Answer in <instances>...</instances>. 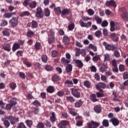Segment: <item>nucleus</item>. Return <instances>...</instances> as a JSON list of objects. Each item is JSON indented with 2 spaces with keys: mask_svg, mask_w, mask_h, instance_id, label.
Wrapping results in <instances>:
<instances>
[{
  "mask_svg": "<svg viewBox=\"0 0 128 128\" xmlns=\"http://www.w3.org/2000/svg\"><path fill=\"white\" fill-rule=\"evenodd\" d=\"M72 70V66L70 64H68L66 68V72L68 73L71 72Z\"/></svg>",
  "mask_w": 128,
  "mask_h": 128,
  "instance_id": "nucleus-26",
  "label": "nucleus"
},
{
  "mask_svg": "<svg viewBox=\"0 0 128 128\" xmlns=\"http://www.w3.org/2000/svg\"><path fill=\"white\" fill-rule=\"evenodd\" d=\"M80 26L82 28H90L92 26V22H88L87 23H85L82 21H80Z\"/></svg>",
  "mask_w": 128,
  "mask_h": 128,
  "instance_id": "nucleus-10",
  "label": "nucleus"
},
{
  "mask_svg": "<svg viewBox=\"0 0 128 128\" xmlns=\"http://www.w3.org/2000/svg\"><path fill=\"white\" fill-rule=\"evenodd\" d=\"M74 84V83L72 82V81H70L69 80H66L65 82V86H72Z\"/></svg>",
  "mask_w": 128,
  "mask_h": 128,
  "instance_id": "nucleus-39",
  "label": "nucleus"
},
{
  "mask_svg": "<svg viewBox=\"0 0 128 128\" xmlns=\"http://www.w3.org/2000/svg\"><path fill=\"white\" fill-rule=\"evenodd\" d=\"M38 26V22L34 20H32L31 22V28H36Z\"/></svg>",
  "mask_w": 128,
  "mask_h": 128,
  "instance_id": "nucleus-24",
  "label": "nucleus"
},
{
  "mask_svg": "<svg viewBox=\"0 0 128 128\" xmlns=\"http://www.w3.org/2000/svg\"><path fill=\"white\" fill-rule=\"evenodd\" d=\"M91 72H96V68L94 66H92L90 67Z\"/></svg>",
  "mask_w": 128,
  "mask_h": 128,
  "instance_id": "nucleus-61",
  "label": "nucleus"
},
{
  "mask_svg": "<svg viewBox=\"0 0 128 128\" xmlns=\"http://www.w3.org/2000/svg\"><path fill=\"white\" fill-rule=\"evenodd\" d=\"M54 12L56 14H61L62 10L60 9V7L54 8Z\"/></svg>",
  "mask_w": 128,
  "mask_h": 128,
  "instance_id": "nucleus-28",
  "label": "nucleus"
},
{
  "mask_svg": "<svg viewBox=\"0 0 128 128\" xmlns=\"http://www.w3.org/2000/svg\"><path fill=\"white\" fill-rule=\"evenodd\" d=\"M94 20H96L98 24H102V22L100 18V16H95Z\"/></svg>",
  "mask_w": 128,
  "mask_h": 128,
  "instance_id": "nucleus-33",
  "label": "nucleus"
},
{
  "mask_svg": "<svg viewBox=\"0 0 128 128\" xmlns=\"http://www.w3.org/2000/svg\"><path fill=\"white\" fill-rule=\"evenodd\" d=\"M41 60L43 62H48V56L45 54L42 55Z\"/></svg>",
  "mask_w": 128,
  "mask_h": 128,
  "instance_id": "nucleus-38",
  "label": "nucleus"
},
{
  "mask_svg": "<svg viewBox=\"0 0 128 128\" xmlns=\"http://www.w3.org/2000/svg\"><path fill=\"white\" fill-rule=\"evenodd\" d=\"M106 6H113V8H116V3L114 0L110 1H106Z\"/></svg>",
  "mask_w": 128,
  "mask_h": 128,
  "instance_id": "nucleus-8",
  "label": "nucleus"
},
{
  "mask_svg": "<svg viewBox=\"0 0 128 128\" xmlns=\"http://www.w3.org/2000/svg\"><path fill=\"white\" fill-rule=\"evenodd\" d=\"M68 126H70V122L66 120H62L58 124V126L59 128H66Z\"/></svg>",
  "mask_w": 128,
  "mask_h": 128,
  "instance_id": "nucleus-5",
  "label": "nucleus"
},
{
  "mask_svg": "<svg viewBox=\"0 0 128 128\" xmlns=\"http://www.w3.org/2000/svg\"><path fill=\"white\" fill-rule=\"evenodd\" d=\"M96 86L97 90H100V88H106V85L104 82H99L96 84Z\"/></svg>",
  "mask_w": 128,
  "mask_h": 128,
  "instance_id": "nucleus-15",
  "label": "nucleus"
},
{
  "mask_svg": "<svg viewBox=\"0 0 128 128\" xmlns=\"http://www.w3.org/2000/svg\"><path fill=\"white\" fill-rule=\"evenodd\" d=\"M4 16L6 18H12V14H10V13L5 12Z\"/></svg>",
  "mask_w": 128,
  "mask_h": 128,
  "instance_id": "nucleus-56",
  "label": "nucleus"
},
{
  "mask_svg": "<svg viewBox=\"0 0 128 128\" xmlns=\"http://www.w3.org/2000/svg\"><path fill=\"white\" fill-rule=\"evenodd\" d=\"M100 58V55H96L92 58V60L93 62H97V60H98Z\"/></svg>",
  "mask_w": 128,
  "mask_h": 128,
  "instance_id": "nucleus-52",
  "label": "nucleus"
},
{
  "mask_svg": "<svg viewBox=\"0 0 128 128\" xmlns=\"http://www.w3.org/2000/svg\"><path fill=\"white\" fill-rule=\"evenodd\" d=\"M128 72H124L123 74V79L124 80H128Z\"/></svg>",
  "mask_w": 128,
  "mask_h": 128,
  "instance_id": "nucleus-64",
  "label": "nucleus"
},
{
  "mask_svg": "<svg viewBox=\"0 0 128 128\" xmlns=\"http://www.w3.org/2000/svg\"><path fill=\"white\" fill-rule=\"evenodd\" d=\"M70 14V9L64 8L61 11V16H68Z\"/></svg>",
  "mask_w": 128,
  "mask_h": 128,
  "instance_id": "nucleus-16",
  "label": "nucleus"
},
{
  "mask_svg": "<svg viewBox=\"0 0 128 128\" xmlns=\"http://www.w3.org/2000/svg\"><path fill=\"white\" fill-rule=\"evenodd\" d=\"M35 16L37 18H43L44 16V11L42 10V7L38 6L36 8V12L35 14Z\"/></svg>",
  "mask_w": 128,
  "mask_h": 128,
  "instance_id": "nucleus-1",
  "label": "nucleus"
},
{
  "mask_svg": "<svg viewBox=\"0 0 128 128\" xmlns=\"http://www.w3.org/2000/svg\"><path fill=\"white\" fill-rule=\"evenodd\" d=\"M72 94L74 96H80V93L78 90L74 88L72 89Z\"/></svg>",
  "mask_w": 128,
  "mask_h": 128,
  "instance_id": "nucleus-13",
  "label": "nucleus"
},
{
  "mask_svg": "<svg viewBox=\"0 0 128 128\" xmlns=\"http://www.w3.org/2000/svg\"><path fill=\"white\" fill-rule=\"evenodd\" d=\"M22 54H24V52L22 50H18L16 52V55L17 56H22Z\"/></svg>",
  "mask_w": 128,
  "mask_h": 128,
  "instance_id": "nucleus-57",
  "label": "nucleus"
},
{
  "mask_svg": "<svg viewBox=\"0 0 128 128\" xmlns=\"http://www.w3.org/2000/svg\"><path fill=\"white\" fill-rule=\"evenodd\" d=\"M70 42V38L66 35H64L63 37V42L64 44H68Z\"/></svg>",
  "mask_w": 128,
  "mask_h": 128,
  "instance_id": "nucleus-14",
  "label": "nucleus"
},
{
  "mask_svg": "<svg viewBox=\"0 0 128 128\" xmlns=\"http://www.w3.org/2000/svg\"><path fill=\"white\" fill-rule=\"evenodd\" d=\"M102 126H105L106 128H108V126H110V123L108 122V120H104L102 121Z\"/></svg>",
  "mask_w": 128,
  "mask_h": 128,
  "instance_id": "nucleus-31",
  "label": "nucleus"
},
{
  "mask_svg": "<svg viewBox=\"0 0 128 128\" xmlns=\"http://www.w3.org/2000/svg\"><path fill=\"white\" fill-rule=\"evenodd\" d=\"M26 122L28 126V128H32V120H27L26 121Z\"/></svg>",
  "mask_w": 128,
  "mask_h": 128,
  "instance_id": "nucleus-43",
  "label": "nucleus"
},
{
  "mask_svg": "<svg viewBox=\"0 0 128 128\" xmlns=\"http://www.w3.org/2000/svg\"><path fill=\"white\" fill-rule=\"evenodd\" d=\"M106 68H108V66H106L104 64H103L101 66V67L100 69V72H104L106 70Z\"/></svg>",
  "mask_w": 128,
  "mask_h": 128,
  "instance_id": "nucleus-32",
  "label": "nucleus"
},
{
  "mask_svg": "<svg viewBox=\"0 0 128 128\" xmlns=\"http://www.w3.org/2000/svg\"><path fill=\"white\" fill-rule=\"evenodd\" d=\"M110 122H112L114 126H118L120 124V120L118 119L113 118L110 120Z\"/></svg>",
  "mask_w": 128,
  "mask_h": 128,
  "instance_id": "nucleus-9",
  "label": "nucleus"
},
{
  "mask_svg": "<svg viewBox=\"0 0 128 128\" xmlns=\"http://www.w3.org/2000/svg\"><path fill=\"white\" fill-rule=\"evenodd\" d=\"M34 47L36 50H40V48H42L40 43L39 42H36L34 44Z\"/></svg>",
  "mask_w": 128,
  "mask_h": 128,
  "instance_id": "nucleus-34",
  "label": "nucleus"
},
{
  "mask_svg": "<svg viewBox=\"0 0 128 128\" xmlns=\"http://www.w3.org/2000/svg\"><path fill=\"white\" fill-rule=\"evenodd\" d=\"M18 48H20V46L18 44V43H16V42L14 43L13 44L12 48V52H16V50H18Z\"/></svg>",
  "mask_w": 128,
  "mask_h": 128,
  "instance_id": "nucleus-22",
  "label": "nucleus"
},
{
  "mask_svg": "<svg viewBox=\"0 0 128 128\" xmlns=\"http://www.w3.org/2000/svg\"><path fill=\"white\" fill-rule=\"evenodd\" d=\"M120 11L122 12H123L122 14H121V17L124 20H128V12L126 10V8H122L120 9Z\"/></svg>",
  "mask_w": 128,
  "mask_h": 128,
  "instance_id": "nucleus-3",
  "label": "nucleus"
},
{
  "mask_svg": "<svg viewBox=\"0 0 128 128\" xmlns=\"http://www.w3.org/2000/svg\"><path fill=\"white\" fill-rule=\"evenodd\" d=\"M48 36H54V30H50L48 32Z\"/></svg>",
  "mask_w": 128,
  "mask_h": 128,
  "instance_id": "nucleus-36",
  "label": "nucleus"
},
{
  "mask_svg": "<svg viewBox=\"0 0 128 128\" xmlns=\"http://www.w3.org/2000/svg\"><path fill=\"white\" fill-rule=\"evenodd\" d=\"M52 52V58H56V56H58V52L56 50H53Z\"/></svg>",
  "mask_w": 128,
  "mask_h": 128,
  "instance_id": "nucleus-45",
  "label": "nucleus"
},
{
  "mask_svg": "<svg viewBox=\"0 0 128 128\" xmlns=\"http://www.w3.org/2000/svg\"><path fill=\"white\" fill-rule=\"evenodd\" d=\"M110 32H114L116 30H120V24H118V22H115L114 21H110Z\"/></svg>",
  "mask_w": 128,
  "mask_h": 128,
  "instance_id": "nucleus-2",
  "label": "nucleus"
},
{
  "mask_svg": "<svg viewBox=\"0 0 128 128\" xmlns=\"http://www.w3.org/2000/svg\"><path fill=\"white\" fill-rule=\"evenodd\" d=\"M74 24L71 23L68 26V30H74Z\"/></svg>",
  "mask_w": 128,
  "mask_h": 128,
  "instance_id": "nucleus-41",
  "label": "nucleus"
},
{
  "mask_svg": "<svg viewBox=\"0 0 128 128\" xmlns=\"http://www.w3.org/2000/svg\"><path fill=\"white\" fill-rule=\"evenodd\" d=\"M94 111L97 114H100L102 112V107L100 106H96L94 107Z\"/></svg>",
  "mask_w": 128,
  "mask_h": 128,
  "instance_id": "nucleus-21",
  "label": "nucleus"
},
{
  "mask_svg": "<svg viewBox=\"0 0 128 128\" xmlns=\"http://www.w3.org/2000/svg\"><path fill=\"white\" fill-rule=\"evenodd\" d=\"M84 86L88 88H90V82L86 80L84 82Z\"/></svg>",
  "mask_w": 128,
  "mask_h": 128,
  "instance_id": "nucleus-46",
  "label": "nucleus"
},
{
  "mask_svg": "<svg viewBox=\"0 0 128 128\" xmlns=\"http://www.w3.org/2000/svg\"><path fill=\"white\" fill-rule=\"evenodd\" d=\"M114 56L116 58H120V54L118 51L116 50L114 52Z\"/></svg>",
  "mask_w": 128,
  "mask_h": 128,
  "instance_id": "nucleus-58",
  "label": "nucleus"
},
{
  "mask_svg": "<svg viewBox=\"0 0 128 128\" xmlns=\"http://www.w3.org/2000/svg\"><path fill=\"white\" fill-rule=\"evenodd\" d=\"M8 23L6 20H2L0 22L1 26H8Z\"/></svg>",
  "mask_w": 128,
  "mask_h": 128,
  "instance_id": "nucleus-44",
  "label": "nucleus"
},
{
  "mask_svg": "<svg viewBox=\"0 0 128 128\" xmlns=\"http://www.w3.org/2000/svg\"><path fill=\"white\" fill-rule=\"evenodd\" d=\"M82 104H84V102L82 101V100H79L74 104V106L76 108H80L82 106Z\"/></svg>",
  "mask_w": 128,
  "mask_h": 128,
  "instance_id": "nucleus-29",
  "label": "nucleus"
},
{
  "mask_svg": "<svg viewBox=\"0 0 128 128\" xmlns=\"http://www.w3.org/2000/svg\"><path fill=\"white\" fill-rule=\"evenodd\" d=\"M4 124L6 126V128H8L10 126V124L8 120H4Z\"/></svg>",
  "mask_w": 128,
  "mask_h": 128,
  "instance_id": "nucleus-50",
  "label": "nucleus"
},
{
  "mask_svg": "<svg viewBox=\"0 0 128 128\" xmlns=\"http://www.w3.org/2000/svg\"><path fill=\"white\" fill-rule=\"evenodd\" d=\"M50 120H51V122L52 124H54V122L56 121V114H54V112H52V116L50 117Z\"/></svg>",
  "mask_w": 128,
  "mask_h": 128,
  "instance_id": "nucleus-19",
  "label": "nucleus"
},
{
  "mask_svg": "<svg viewBox=\"0 0 128 128\" xmlns=\"http://www.w3.org/2000/svg\"><path fill=\"white\" fill-rule=\"evenodd\" d=\"M2 34H4V36H9L10 34V32L6 30L2 31Z\"/></svg>",
  "mask_w": 128,
  "mask_h": 128,
  "instance_id": "nucleus-55",
  "label": "nucleus"
},
{
  "mask_svg": "<svg viewBox=\"0 0 128 128\" xmlns=\"http://www.w3.org/2000/svg\"><path fill=\"white\" fill-rule=\"evenodd\" d=\"M110 38L114 42H118V40H120L118 36H116V33H112L110 34Z\"/></svg>",
  "mask_w": 128,
  "mask_h": 128,
  "instance_id": "nucleus-11",
  "label": "nucleus"
},
{
  "mask_svg": "<svg viewBox=\"0 0 128 128\" xmlns=\"http://www.w3.org/2000/svg\"><path fill=\"white\" fill-rule=\"evenodd\" d=\"M44 14L46 18H48L50 16V10L48 8H45L44 9Z\"/></svg>",
  "mask_w": 128,
  "mask_h": 128,
  "instance_id": "nucleus-20",
  "label": "nucleus"
},
{
  "mask_svg": "<svg viewBox=\"0 0 128 128\" xmlns=\"http://www.w3.org/2000/svg\"><path fill=\"white\" fill-rule=\"evenodd\" d=\"M87 12L89 16H94V11L91 8L88 9Z\"/></svg>",
  "mask_w": 128,
  "mask_h": 128,
  "instance_id": "nucleus-49",
  "label": "nucleus"
},
{
  "mask_svg": "<svg viewBox=\"0 0 128 128\" xmlns=\"http://www.w3.org/2000/svg\"><path fill=\"white\" fill-rule=\"evenodd\" d=\"M56 40V37L54 36H48V42L50 44H54Z\"/></svg>",
  "mask_w": 128,
  "mask_h": 128,
  "instance_id": "nucleus-17",
  "label": "nucleus"
},
{
  "mask_svg": "<svg viewBox=\"0 0 128 128\" xmlns=\"http://www.w3.org/2000/svg\"><path fill=\"white\" fill-rule=\"evenodd\" d=\"M100 126V124L96 122L91 121L88 128H96Z\"/></svg>",
  "mask_w": 128,
  "mask_h": 128,
  "instance_id": "nucleus-12",
  "label": "nucleus"
},
{
  "mask_svg": "<svg viewBox=\"0 0 128 128\" xmlns=\"http://www.w3.org/2000/svg\"><path fill=\"white\" fill-rule=\"evenodd\" d=\"M36 4H38L36 3V2L32 1L29 4V6L30 8H36Z\"/></svg>",
  "mask_w": 128,
  "mask_h": 128,
  "instance_id": "nucleus-27",
  "label": "nucleus"
},
{
  "mask_svg": "<svg viewBox=\"0 0 128 128\" xmlns=\"http://www.w3.org/2000/svg\"><path fill=\"white\" fill-rule=\"evenodd\" d=\"M75 64H76L77 67L78 68H82L84 66V64L80 60H76Z\"/></svg>",
  "mask_w": 128,
  "mask_h": 128,
  "instance_id": "nucleus-18",
  "label": "nucleus"
},
{
  "mask_svg": "<svg viewBox=\"0 0 128 128\" xmlns=\"http://www.w3.org/2000/svg\"><path fill=\"white\" fill-rule=\"evenodd\" d=\"M12 106H14L10 103L8 104H6V110H12Z\"/></svg>",
  "mask_w": 128,
  "mask_h": 128,
  "instance_id": "nucleus-47",
  "label": "nucleus"
},
{
  "mask_svg": "<svg viewBox=\"0 0 128 128\" xmlns=\"http://www.w3.org/2000/svg\"><path fill=\"white\" fill-rule=\"evenodd\" d=\"M7 118L8 120H10L11 124H14L16 122H18V118H16L12 116H8Z\"/></svg>",
  "mask_w": 128,
  "mask_h": 128,
  "instance_id": "nucleus-7",
  "label": "nucleus"
},
{
  "mask_svg": "<svg viewBox=\"0 0 128 128\" xmlns=\"http://www.w3.org/2000/svg\"><path fill=\"white\" fill-rule=\"evenodd\" d=\"M9 86L12 88V90H16V84L14 82H12L9 84Z\"/></svg>",
  "mask_w": 128,
  "mask_h": 128,
  "instance_id": "nucleus-40",
  "label": "nucleus"
},
{
  "mask_svg": "<svg viewBox=\"0 0 128 128\" xmlns=\"http://www.w3.org/2000/svg\"><path fill=\"white\" fill-rule=\"evenodd\" d=\"M10 104H12L13 106H16V98H12L10 100Z\"/></svg>",
  "mask_w": 128,
  "mask_h": 128,
  "instance_id": "nucleus-42",
  "label": "nucleus"
},
{
  "mask_svg": "<svg viewBox=\"0 0 128 128\" xmlns=\"http://www.w3.org/2000/svg\"><path fill=\"white\" fill-rule=\"evenodd\" d=\"M60 78L56 74H54L52 77V82H58Z\"/></svg>",
  "mask_w": 128,
  "mask_h": 128,
  "instance_id": "nucleus-35",
  "label": "nucleus"
},
{
  "mask_svg": "<svg viewBox=\"0 0 128 128\" xmlns=\"http://www.w3.org/2000/svg\"><path fill=\"white\" fill-rule=\"evenodd\" d=\"M47 92L52 94L54 92V88L53 86H49L46 88Z\"/></svg>",
  "mask_w": 128,
  "mask_h": 128,
  "instance_id": "nucleus-23",
  "label": "nucleus"
},
{
  "mask_svg": "<svg viewBox=\"0 0 128 128\" xmlns=\"http://www.w3.org/2000/svg\"><path fill=\"white\" fill-rule=\"evenodd\" d=\"M66 100L68 102H74V100L72 96H67Z\"/></svg>",
  "mask_w": 128,
  "mask_h": 128,
  "instance_id": "nucleus-62",
  "label": "nucleus"
},
{
  "mask_svg": "<svg viewBox=\"0 0 128 128\" xmlns=\"http://www.w3.org/2000/svg\"><path fill=\"white\" fill-rule=\"evenodd\" d=\"M119 70L121 72H124V66L122 64L119 65Z\"/></svg>",
  "mask_w": 128,
  "mask_h": 128,
  "instance_id": "nucleus-60",
  "label": "nucleus"
},
{
  "mask_svg": "<svg viewBox=\"0 0 128 128\" xmlns=\"http://www.w3.org/2000/svg\"><path fill=\"white\" fill-rule=\"evenodd\" d=\"M34 34V32L32 30L28 31L26 33L28 38H32Z\"/></svg>",
  "mask_w": 128,
  "mask_h": 128,
  "instance_id": "nucleus-37",
  "label": "nucleus"
},
{
  "mask_svg": "<svg viewBox=\"0 0 128 128\" xmlns=\"http://www.w3.org/2000/svg\"><path fill=\"white\" fill-rule=\"evenodd\" d=\"M103 46H104L106 49L107 50L114 51L116 48L114 45H110L108 44L106 42H103Z\"/></svg>",
  "mask_w": 128,
  "mask_h": 128,
  "instance_id": "nucleus-6",
  "label": "nucleus"
},
{
  "mask_svg": "<svg viewBox=\"0 0 128 128\" xmlns=\"http://www.w3.org/2000/svg\"><path fill=\"white\" fill-rule=\"evenodd\" d=\"M30 4V0H24L23 2V6H28Z\"/></svg>",
  "mask_w": 128,
  "mask_h": 128,
  "instance_id": "nucleus-63",
  "label": "nucleus"
},
{
  "mask_svg": "<svg viewBox=\"0 0 128 128\" xmlns=\"http://www.w3.org/2000/svg\"><path fill=\"white\" fill-rule=\"evenodd\" d=\"M44 124L46 126H47V128H52V124H50V122H48V120L44 122Z\"/></svg>",
  "mask_w": 128,
  "mask_h": 128,
  "instance_id": "nucleus-51",
  "label": "nucleus"
},
{
  "mask_svg": "<svg viewBox=\"0 0 128 128\" xmlns=\"http://www.w3.org/2000/svg\"><path fill=\"white\" fill-rule=\"evenodd\" d=\"M61 62L62 64H70V60H66V58H62Z\"/></svg>",
  "mask_w": 128,
  "mask_h": 128,
  "instance_id": "nucleus-59",
  "label": "nucleus"
},
{
  "mask_svg": "<svg viewBox=\"0 0 128 128\" xmlns=\"http://www.w3.org/2000/svg\"><path fill=\"white\" fill-rule=\"evenodd\" d=\"M3 50H6V52H10V45L8 44L5 46H4Z\"/></svg>",
  "mask_w": 128,
  "mask_h": 128,
  "instance_id": "nucleus-30",
  "label": "nucleus"
},
{
  "mask_svg": "<svg viewBox=\"0 0 128 128\" xmlns=\"http://www.w3.org/2000/svg\"><path fill=\"white\" fill-rule=\"evenodd\" d=\"M101 26L103 28H106V26H108V22L106 20H104L102 22Z\"/></svg>",
  "mask_w": 128,
  "mask_h": 128,
  "instance_id": "nucleus-48",
  "label": "nucleus"
},
{
  "mask_svg": "<svg viewBox=\"0 0 128 128\" xmlns=\"http://www.w3.org/2000/svg\"><path fill=\"white\" fill-rule=\"evenodd\" d=\"M37 128H44V124L40 122L37 125Z\"/></svg>",
  "mask_w": 128,
  "mask_h": 128,
  "instance_id": "nucleus-54",
  "label": "nucleus"
},
{
  "mask_svg": "<svg viewBox=\"0 0 128 128\" xmlns=\"http://www.w3.org/2000/svg\"><path fill=\"white\" fill-rule=\"evenodd\" d=\"M30 16V13L28 11H24L20 14L21 18H24V16Z\"/></svg>",
  "mask_w": 128,
  "mask_h": 128,
  "instance_id": "nucleus-25",
  "label": "nucleus"
},
{
  "mask_svg": "<svg viewBox=\"0 0 128 128\" xmlns=\"http://www.w3.org/2000/svg\"><path fill=\"white\" fill-rule=\"evenodd\" d=\"M9 24L11 25L12 28H16L18 24V18L13 17L9 21Z\"/></svg>",
  "mask_w": 128,
  "mask_h": 128,
  "instance_id": "nucleus-4",
  "label": "nucleus"
},
{
  "mask_svg": "<svg viewBox=\"0 0 128 128\" xmlns=\"http://www.w3.org/2000/svg\"><path fill=\"white\" fill-rule=\"evenodd\" d=\"M19 76L21 78H22V80H24L26 78V74L22 72H19Z\"/></svg>",
  "mask_w": 128,
  "mask_h": 128,
  "instance_id": "nucleus-53",
  "label": "nucleus"
}]
</instances>
